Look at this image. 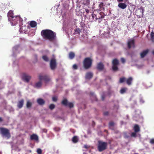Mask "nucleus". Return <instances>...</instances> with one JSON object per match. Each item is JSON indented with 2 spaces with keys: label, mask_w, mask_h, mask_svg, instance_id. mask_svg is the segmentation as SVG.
<instances>
[{
  "label": "nucleus",
  "mask_w": 154,
  "mask_h": 154,
  "mask_svg": "<svg viewBox=\"0 0 154 154\" xmlns=\"http://www.w3.org/2000/svg\"><path fill=\"white\" fill-rule=\"evenodd\" d=\"M30 26L33 28L35 27L37 25L36 22L34 21H32L30 23Z\"/></svg>",
  "instance_id": "nucleus-21"
},
{
  "label": "nucleus",
  "mask_w": 154,
  "mask_h": 154,
  "mask_svg": "<svg viewBox=\"0 0 154 154\" xmlns=\"http://www.w3.org/2000/svg\"><path fill=\"white\" fill-rule=\"evenodd\" d=\"M133 79L132 77H129L126 79L127 84L129 85H131Z\"/></svg>",
  "instance_id": "nucleus-16"
},
{
  "label": "nucleus",
  "mask_w": 154,
  "mask_h": 154,
  "mask_svg": "<svg viewBox=\"0 0 154 154\" xmlns=\"http://www.w3.org/2000/svg\"><path fill=\"white\" fill-rule=\"evenodd\" d=\"M128 47L129 48H131V47L134 48L135 47V42L134 39H130L128 41Z\"/></svg>",
  "instance_id": "nucleus-10"
},
{
  "label": "nucleus",
  "mask_w": 154,
  "mask_h": 154,
  "mask_svg": "<svg viewBox=\"0 0 154 154\" xmlns=\"http://www.w3.org/2000/svg\"><path fill=\"white\" fill-rule=\"evenodd\" d=\"M114 125V123L113 122H110L109 123V127H110L113 126Z\"/></svg>",
  "instance_id": "nucleus-38"
},
{
  "label": "nucleus",
  "mask_w": 154,
  "mask_h": 154,
  "mask_svg": "<svg viewBox=\"0 0 154 154\" xmlns=\"http://www.w3.org/2000/svg\"><path fill=\"white\" fill-rule=\"evenodd\" d=\"M117 1L119 2H122L123 1V0H117Z\"/></svg>",
  "instance_id": "nucleus-49"
},
{
  "label": "nucleus",
  "mask_w": 154,
  "mask_h": 154,
  "mask_svg": "<svg viewBox=\"0 0 154 154\" xmlns=\"http://www.w3.org/2000/svg\"><path fill=\"white\" fill-rule=\"evenodd\" d=\"M121 61L123 63H124L125 62V60L123 58H121Z\"/></svg>",
  "instance_id": "nucleus-44"
},
{
  "label": "nucleus",
  "mask_w": 154,
  "mask_h": 154,
  "mask_svg": "<svg viewBox=\"0 0 154 154\" xmlns=\"http://www.w3.org/2000/svg\"><path fill=\"white\" fill-rule=\"evenodd\" d=\"M140 102L142 103H143L144 102V101L142 99H140Z\"/></svg>",
  "instance_id": "nucleus-47"
},
{
  "label": "nucleus",
  "mask_w": 154,
  "mask_h": 154,
  "mask_svg": "<svg viewBox=\"0 0 154 154\" xmlns=\"http://www.w3.org/2000/svg\"><path fill=\"white\" fill-rule=\"evenodd\" d=\"M72 141L74 143H77L78 141V139L77 136H74L72 138Z\"/></svg>",
  "instance_id": "nucleus-27"
},
{
  "label": "nucleus",
  "mask_w": 154,
  "mask_h": 154,
  "mask_svg": "<svg viewBox=\"0 0 154 154\" xmlns=\"http://www.w3.org/2000/svg\"><path fill=\"white\" fill-rule=\"evenodd\" d=\"M42 58L43 60L45 61L48 62L49 61V59L47 56L46 55L43 56Z\"/></svg>",
  "instance_id": "nucleus-31"
},
{
  "label": "nucleus",
  "mask_w": 154,
  "mask_h": 154,
  "mask_svg": "<svg viewBox=\"0 0 154 154\" xmlns=\"http://www.w3.org/2000/svg\"><path fill=\"white\" fill-rule=\"evenodd\" d=\"M104 6V4L103 2L100 3L99 5V9L100 11H101L102 10H104L105 9V8L103 7V6Z\"/></svg>",
  "instance_id": "nucleus-24"
},
{
  "label": "nucleus",
  "mask_w": 154,
  "mask_h": 154,
  "mask_svg": "<svg viewBox=\"0 0 154 154\" xmlns=\"http://www.w3.org/2000/svg\"><path fill=\"white\" fill-rule=\"evenodd\" d=\"M109 114V112H105L104 113V115L105 116H107Z\"/></svg>",
  "instance_id": "nucleus-45"
},
{
  "label": "nucleus",
  "mask_w": 154,
  "mask_h": 154,
  "mask_svg": "<svg viewBox=\"0 0 154 154\" xmlns=\"http://www.w3.org/2000/svg\"><path fill=\"white\" fill-rule=\"evenodd\" d=\"M77 68L78 66L77 65L75 64L73 65V68L74 69H77Z\"/></svg>",
  "instance_id": "nucleus-41"
},
{
  "label": "nucleus",
  "mask_w": 154,
  "mask_h": 154,
  "mask_svg": "<svg viewBox=\"0 0 154 154\" xmlns=\"http://www.w3.org/2000/svg\"><path fill=\"white\" fill-rule=\"evenodd\" d=\"M3 121V119H2V118L0 117V122H2Z\"/></svg>",
  "instance_id": "nucleus-51"
},
{
  "label": "nucleus",
  "mask_w": 154,
  "mask_h": 154,
  "mask_svg": "<svg viewBox=\"0 0 154 154\" xmlns=\"http://www.w3.org/2000/svg\"><path fill=\"white\" fill-rule=\"evenodd\" d=\"M92 60L90 57H87L83 61L84 68L85 69L90 68L91 66Z\"/></svg>",
  "instance_id": "nucleus-2"
},
{
  "label": "nucleus",
  "mask_w": 154,
  "mask_h": 154,
  "mask_svg": "<svg viewBox=\"0 0 154 154\" xmlns=\"http://www.w3.org/2000/svg\"><path fill=\"white\" fill-rule=\"evenodd\" d=\"M14 20L12 21L14 22L12 23H14V24L18 23H19L20 24L22 23L23 19L20 16H14Z\"/></svg>",
  "instance_id": "nucleus-7"
},
{
  "label": "nucleus",
  "mask_w": 154,
  "mask_h": 154,
  "mask_svg": "<svg viewBox=\"0 0 154 154\" xmlns=\"http://www.w3.org/2000/svg\"><path fill=\"white\" fill-rule=\"evenodd\" d=\"M32 105V103L29 101H27L26 104V107L27 108H29L31 107Z\"/></svg>",
  "instance_id": "nucleus-29"
},
{
  "label": "nucleus",
  "mask_w": 154,
  "mask_h": 154,
  "mask_svg": "<svg viewBox=\"0 0 154 154\" xmlns=\"http://www.w3.org/2000/svg\"><path fill=\"white\" fill-rule=\"evenodd\" d=\"M152 54L154 55V50H153L152 51Z\"/></svg>",
  "instance_id": "nucleus-53"
},
{
  "label": "nucleus",
  "mask_w": 154,
  "mask_h": 154,
  "mask_svg": "<svg viewBox=\"0 0 154 154\" xmlns=\"http://www.w3.org/2000/svg\"><path fill=\"white\" fill-rule=\"evenodd\" d=\"M41 81H40L36 83L35 84V86L37 88H39L42 86V83Z\"/></svg>",
  "instance_id": "nucleus-26"
},
{
  "label": "nucleus",
  "mask_w": 154,
  "mask_h": 154,
  "mask_svg": "<svg viewBox=\"0 0 154 154\" xmlns=\"http://www.w3.org/2000/svg\"><path fill=\"white\" fill-rule=\"evenodd\" d=\"M96 16V15L95 14H92V17L93 18H94V17H95Z\"/></svg>",
  "instance_id": "nucleus-48"
},
{
  "label": "nucleus",
  "mask_w": 154,
  "mask_h": 154,
  "mask_svg": "<svg viewBox=\"0 0 154 154\" xmlns=\"http://www.w3.org/2000/svg\"><path fill=\"white\" fill-rule=\"evenodd\" d=\"M0 134L2 137H5L8 139L11 137L9 130L4 128H0Z\"/></svg>",
  "instance_id": "nucleus-3"
},
{
  "label": "nucleus",
  "mask_w": 154,
  "mask_h": 154,
  "mask_svg": "<svg viewBox=\"0 0 154 154\" xmlns=\"http://www.w3.org/2000/svg\"><path fill=\"white\" fill-rule=\"evenodd\" d=\"M126 78L125 77H122L120 78L119 80V82L122 83L126 81Z\"/></svg>",
  "instance_id": "nucleus-28"
},
{
  "label": "nucleus",
  "mask_w": 154,
  "mask_h": 154,
  "mask_svg": "<svg viewBox=\"0 0 154 154\" xmlns=\"http://www.w3.org/2000/svg\"><path fill=\"white\" fill-rule=\"evenodd\" d=\"M41 35L43 38L50 41L54 40L56 36V34L55 32L48 29L42 30L41 32Z\"/></svg>",
  "instance_id": "nucleus-1"
},
{
  "label": "nucleus",
  "mask_w": 154,
  "mask_h": 154,
  "mask_svg": "<svg viewBox=\"0 0 154 154\" xmlns=\"http://www.w3.org/2000/svg\"><path fill=\"white\" fill-rule=\"evenodd\" d=\"M104 68V65L102 62H100L97 64V68L98 70L100 71H102L103 69Z\"/></svg>",
  "instance_id": "nucleus-11"
},
{
  "label": "nucleus",
  "mask_w": 154,
  "mask_h": 154,
  "mask_svg": "<svg viewBox=\"0 0 154 154\" xmlns=\"http://www.w3.org/2000/svg\"><path fill=\"white\" fill-rule=\"evenodd\" d=\"M94 97H95V99H96V100H97V99H96V97H95V96H94Z\"/></svg>",
  "instance_id": "nucleus-54"
},
{
  "label": "nucleus",
  "mask_w": 154,
  "mask_h": 154,
  "mask_svg": "<svg viewBox=\"0 0 154 154\" xmlns=\"http://www.w3.org/2000/svg\"><path fill=\"white\" fill-rule=\"evenodd\" d=\"M50 66L52 70H54L57 66L56 60L54 58L52 59L50 61Z\"/></svg>",
  "instance_id": "nucleus-6"
},
{
  "label": "nucleus",
  "mask_w": 154,
  "mask_h": 154,
  "mask_svg": "<svg viewBox=\"0 0 154 154\" xmlns=\"http://www.w3.org/2000/svg\"><path fill=\"white\" fill-rule=\"evenodd\" d=\"M107 146V143L99 141L97 146L98 150L100 152L103 151L106 149Z\"/></svg>",
  "instance_id": "nucleus-4"
},
{
  "label": "nucleus",
  "mask_w": 154,
  "mask_h": 154,
  "mask_svg": "<svg viewBox=\"0 0 154 154\" xmlns=\"http://www.w3.org/2000/svg\"><path fill=\"white\" fill-rule=\"evenodd\" d=\"M104 97L103 96H102V100H104Z\"/></svg>",
  "instance_id": "nucleus-52"
},
{
  "label": "nucleus",
  "mask_w": 154,
  "mask_h": 154,
  "mask_svg": "<svg viewBox=\"0 0 154 154\" xmlns=\"http://www.w3.org/2000/svg\"><path fill=\"white\" fill-rule=\"evenodd\" d=\"M80 32V29L79 28H77V29H76L75 30V32L74 33V34H79Z\"/></svg>",
  "instance_id": "nucleus-34"
},
{
  "label": "nucleus",
  "mask_w": 154,
  "mask_h": 154,
  "mask_svg": "<svg viewBox=\"0 0 154 154\" xmlns=\"http://www.w3.org/2000/svg\"><path fill=\"white\" fill-rule=\"evenodd\" d=\"M52 100L56 102L57 100V97L56 96H54L52 98Z\"/></svg>",
  "instance_id": "nucleus-40"
},
{
  "label": "nucleus",
  "mask_w": 154,
  "mask_h": 154,
  "mask_svg": "<svg viewBox=\"0 0 154 154\" xmlns=\"http://www.w3.org/2000/svg\"><path fill=\"white\" fill-rule=\"evenodd\" d=\"M39 79L40 81H44L45 83L51 81V78L49 76L47 75H39Z\"/></svg>",
  "instance_id": "nucleus-5"
},
{
  "label": "nucleus",
  "mask_w": 154,
  "mask_h": 154,
  "mask_svg": "<svg viewBox=\"0 0 154 154\" xmlns=\"http://www.w3.org/2000/svg\"><path fill=\"white\" fill-rule=\"evenodd\" d=\"M112 65H118L119 64V60L116 59H113L112 61Z\"/></svg>",
  "instance_id": "nucleus-22"
},
{
  "label": "nucleus",
  "mask_w": 154,
  "mask_h": 154,
  "mask_svg": "<svg viewBox=\"0 0 154 154\" xmlns=\"http://www.w3.org/2000/svg\"><path fill=\"white\" fill-rule=\"evenodd\" d=\"M24 102V100L23 99H22L19 101L17 103V106L19 108H21L23 106Z\"/></svg>",
  "instance_id": "nucleus-12"
},
{
  "label": "nucleus",
  "mask_w": 154,
  "mask_h": 154,
  "mask_svg": "<svg viewBox=\"0 0 154 154\" xmlns=\"http://www.w3.org/2000/svg\"><path fill=\"white\" fill-rule=\"evenodd\" d=\"M134 154H139L138 153H135Z\"/></svg>",
  "instance_id": "nucleus-56"
},
{
  "label": "nucleus",
  "mask_w": 154,
  "mask_h": 154,
  "mask_svg": "<svg viewBox=\"0 0 154 154\" xmlns=\"http://www.w3.org/2000/svg\"><path fill=\"white\" fill-rule=\"evenodd\" d=\"M104 14L103 12H100L98 14V17H96V19H99L101 18L102 19L104 18Z\"/></svg>",
  "instance_id": "nucleus-18"
},
{
  "label": "nucleus",
  "mask_w": 154,
  "mask_h": 154,
  "mask_svg": "<svg viewBox=\"0 0 154 154\" xmlns=\"http://www.w3.org/2000/svg\"><path fill=\"white\" fill-rule=\"evenodd\" d=\"M137 132H133L131 133V137H136L137 136Z\"/></svg>",
  "instance_id": "nucleus-36"
},
{
  "label": "nucleus",
  "mask_w": 154,
  "mask_h": 154,
  "mask_svg": "<svg viewBox=\"0 0 154 154\" xmlns=\"http://www.w3.org/2000/svg\"><path fill=\"white\" fill-rule=\"evenodd\" d=\"M149 50L147 49L143 51L140 53V57L142 58H143L148 54Z\"/></svg>",
  "instance_id": "nucleus-15"
},
{
  "label": "nucleus",
  "mask_w": 154,
  "mask_h": 154,
  "mask_svg": "<svg viewBox=\"0 0 154 154\" xmlns=\"http://www.w3.org/2000/svg\"><path fill=\"white\" fill-rule=\"evenodd\" d=\"M69 107L70 108H72L73 107V104L71 102H69L67 104V106Z\"/></svg>",
  "instance_id": "nucleus-35"
},
{
  "label": "nucleus",
  "mask_w": 154,
  "mask_h": 154,
  "mask_svg": "<svg viewBox=\"0 0 154 154\" xmlns=\"http://www.w3.org/2000/svg\"><path fill=\"white\" fill-rule=\"evenodd\" d=\"M68 102L66 99H64L62 101V104L65 106H67V104Z\"/></svg>",
  "instance_id": "nucleus-23"
},
{
  "label": "nucleus",
  "mask_w": 154,
  "mask_h": 154,
  "mask_svg": "<svg viewBox=\"0 0 154 154\" xmlns=\"http://www.w3.org/2000/svg\"><path fill=\"white\" fill-rule=\"evenodd\" d=\"M93 76V74L91 72H88L86 73L85 78L87 79H90Z\"/></svg>",
  "instance_id": "nucleus-14"
},
{
  "label": "nucleus",
  "mask_w": 154,
  "mask_h": 154,
  "mask_svg": "<svg viewBox=\"0 0 154 154\" xmlns=\"http://www.w3.org/2000/svg\"><path fill=\"white\" fill-rule=\"evenodd\" d=\"M134 130L135 132H138L140 131V127L137 124H135L134 127Z\"/></svg>",
  "instance_id": "nucleus-17"
},
{
  "label": "nucleus",
  "mask_w": 154,
  "mask_h": 154,
  "mask_svg": "<svg viewBox=\"0 0 154 154\" xmlns=\"http://www.w3.org/2000/svg\"><path fill=\"white\" fill-rule=\"evenodd\" d=\"M127 90V89L126 88H122L120 91V93L122 94H124L126 91Z\"/></svg>",
  "instance_id": "nucleus-30"
},
{
  "label": "nucleus",
  "mask_w": 154,
  "mask_h": 154,
  "mask_svg": "<svg viewBox=\"0 0 154 154\" xmlns=\"http://www.w3.org/2000/svg\"><path fill=\"white\" fill-rule=\"evenodd\" d=\"M118 6L121 9H124L126 8L127 5L125 3H120L119 4Z\"/></svg>",
  "instance_id": "nucleus-13"
},
{
  "label": "nucleus",
  "mask_w": 154,
  "mask_h": 154,
  "mask_svg": "<svg viewBox=\"0 0 154 154\" xmlns=\"http://www.w3.org/2000/svg\"><path fill=\"white\" fill-rule=\"evenodd\" d=\"M8 20L11 22H12L14 20V17L13 12L11 10H10L8 13Z\"/></svg>",
  "instance_id": "nucleus-9"
},
{
  "label": "nucleus",
  "mask_w": 154,
  "mask_h": 154,
  "mask_svg": "<svg viewBox=\"0 0 154 154\" xmlns=\"http://www.w3.org/2000/svg\"><path fill=\"white\" fill-rule=\"evenodd\" d=\"M37 152L38 154H41L42 150L40 149H38L37 150Z\"/></svg>",
  "instance_id": "nucleus-39"
},
{
  "label": "nucleus",
  "mask_w": 154,
  "mask_h": 154,
  "mask_svg": "<svg viewBox=\"0 0 154 154\" xmlns=\"http://www.w3.org/2000/svg\"><path fill=\"white\" fill-rule=\"evenodd\" d=\"M42 131L43 132L46 133L47 131V130L45 128H42Z\"/></svg>",
  "instance_id": "nucleus-43"
},
{
  "label": "nucleus",
  "mask_w": 154,
  "mask_h": 154,
  "mask_svg": "<svg viewBox=\"0 0 154 154\" xmlns=\"http://www.w3.org/2000/svg\"><path fill=\"white\" fill-rule=\"evenodd\" d=\"M150 143L151 144H154V139L152 138L151 139L150 141Z\"/></svg>",
  "instance_id": "nucleus-42"
},
{
  "label": "nucleus",
  "mask_w": 154,
  "mask_h": 154,
  "mask_svg": "<svg viewBox=\"0 0 154 154\" xmlns=\"http://www.w3.org/2000/svg\"><path fill=\"white\" fill-rule=\"evenodd\" d=\"M85 11L87 14L89 13V11L87 8H85Z\"/></svg>",
  "instance_id": "nucleus-46"
},
{
  "label": "nucleus",
  "mask_w": 154,
  "mask_h": 154,
  "mask_svg": "<svg viewBox=\"0 0 154 154\" xmlns=\"http://www.w3.org/2000/svg\"><path fill=\"white\" fill-rule=\"evenodd\" d=\"M151 40L152 42H154V32H153L151 33Z\"/></svg>",
  "instance_id": "nucleus-33"
},
{
  "label": "nucleus",
  "mask_w": 154,
  "mask_h": 154,
  "mask_svg": "<svg viewBox=\"0 0 154 154\" xmlns=\"http://www.w3.org/2000/svg\"><path fill=\"white\" fill-rule=\"evenodd\" d=\"M90 94L91 96H93L94 95V93L93 92L90 93Z\"/></svg>",
  "instance_id": "nucleus-50"
},
{
  "label": "nucleus",
  "mask_w": 154,
  "mask_h": 154,
  "mask_svg": "<svg viewBox=\"0 0 154 154\" xmlns=\"http://www.w3.org/2000/svg\"><path fill=\"white\" fill-rule=\"evenodd\" d=\"M128 0H125V2H127Z\"/></svg>",
  "instance_id": "nucleus-55"
},
{
  "label": "nucleus",
  "mask_w": 154,
  "mask_h": 154,
  "mask_svg": "<svg viewBox=\"0 0 154 154\" xmlns=\"http://www.w3.org/2000/svg\"><path fill=\"white\" fill-rule=\"evenodd\" d=\"M31 79V77L29 75L25 73L23 74L22 79L25 82H28Z\"/></svg>",
  "instance_id": "nucleus-8"
},
{
  "label": "nucleus",
  "mask_w": 154,
  "mask_h": 154,
  "mask_svg": "<svg viewBox=\"0 0 154 154\" xmlns=\"http://www.w3.org/2000/svg\"><path fill=\"white\" fill-rule=\"evenodd\" d=\"M75 56V54L73 52H71L69 53V57L70 59H73L74 58Z\"/></svg>",
  "instance_id": "nucleus-25"
},
{
  "label": "nucleus",
  "mask_w": 154,
  "mask_h": 154,
  "mask_svg": "<svg viewBox=\"0 0 154 154\" xmlns=\"http://www.w3.org/2000/svg\"><path fill=\"white\" fill-rule=\"evenodd\" d=\"M37 102L40 105H43L45 103V101L41 98L38 99L37 100Z\"/></svg>",
  "instance_id": "nucleus-19"
},
{
  "label": "nucleus",
  "mask_w": 154,
  "mask_h": 154,
  "mask_svg": "<svg viewBox=\"0 0 154 154\" xmlns=\"http://www.w3.org/2000/svg\"><path fill=\"white\" fill-rule=\"evenodd\" d=\"M55 107V106L54 104H51L50 105L49 108L51 110H52Z\"/></svg>",
  "instance_id": "nucleus-37"
},
{
  "label": "nucleus",
  "mask_w": 154,
  "mask_h": 154,
  "mask_svg": "<svg viewBox=\"0 0 154 154\" xmlns=\"http://www.w3.org/2000/svg\"><path fill=\"white\" fill-rule=\"evenodd\" d=\"M30 139L31 140H38V137L37 135L33 134L30 136Z\"/></svg>",
  "instance_id": "nucleus-20"
},
{
  "label": "nucleus",
  "mask_w": 154,
  "mask_h": 154,
  "mask_svg": "<svg viewBox=\"0 0 154 154\" xmlns=\"http://www.w3.org/2000/svg\"><path fill=\"white\" fill-rule=\"evenodd\" d=\"M112 69L114 71H116L118 70L117 65H112Z\"/></svg>",
  "instance_id": "nucleus-32"
}]
</instances>
